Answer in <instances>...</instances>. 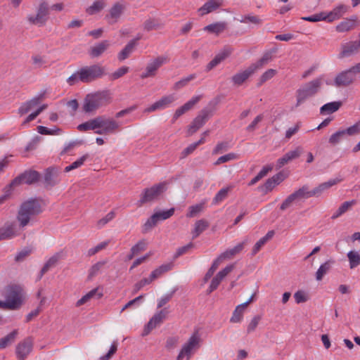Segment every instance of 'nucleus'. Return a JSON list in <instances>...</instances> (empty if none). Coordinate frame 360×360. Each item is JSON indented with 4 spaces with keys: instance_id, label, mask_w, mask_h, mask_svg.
<instances>
[{
    "instance_id": "62",
    "label": "nucleus",
    "mask_w": 360,
    "mask_h": 360,
    "mask_svg": "<svg viewBox=\"0 0 360 360\" xmlns=\"http://www.w3.org/2000/svg\"><path fill=\"white\" fill-rule=\"evenodd\" d=\"M31 252H32V249L26 248L17 254V255L15 256V260L16 262H22L27 257H28L31 254Z\"/></svg>"
},
{
    "instance_id": "37",
    "label": "nucleus",
    "mask_w": 360,
    "mask_h": 360,
    "mask_svg": "<svg viewBox=\"0 0 360 360\" xmlns=\"http://www.w3.org/2000/svg\"><path fill=\"white\" fill-rule=\"evenodd\" d=\"M349 268L355 269L360 265V253L356 250H351L347 252Z\"/></svg>"
},
{
    "instance_id": "29",
    "label": "nucleus",
    "mask_w": 360,
    "mask_h": 360,
    "mask_svg": "<svg viewBox=\"0 0 360 360\" xmlns=\"http://www.w3.org/2000/svg\"><path fill=\"white\" fill-rule=\"evenodd\" d=\"M98 117L97 116L87 122L79 124L77 129L80 131H86L89 130H94L96 131L98 130Z\"/></svg>"
},
{
    "instance_id": "49",
    "label": "nucleus",
    "mask_w": 360,
    "mask_h": 360,
    "mask_svg": "<svg viewBox=\"0 0 360 360\" xmlns=\"http://www.w3.org/2000/svg\"><path fill=\"white\" fill-rule=\"evenodd\" d=\"M276 74V70L274 69H269L265 71L259 77L258 85L261 86L266 81L273 78Z\"/></svg>"
},
{
    "instance_id": "14",
    "label": "nucleus",
    "mask_w": 360,
    "mask_h": 360,
    "mask_svg": "<svg viewBox=\"0 0 360 360\" xmlns=\"http://www.w3.org/2000/svg\"><path fill=\"white\" fill-rule=\"evenodd\" d=\"M125 10V6L120 2H117L110 8L108 14L105 17L108 24L113 25L116 23Z\"/></svg>"
},
{
    "instance_id": "58",
    "label": "nucleus",
    "mask_w": 360,
    "mask_h": 360,
    "mask_svg": "<svg viewBox=\"0 0 360 360\" xmlns=\"http://www.w3.org/2000/svg\"><path fill=\"white\" fill-rule=\"evenodd\" d=\"M37 131L41 134L55 135V134H59L58 132L60 131V129H50L44 126H38Z\"/></svg>"
},
{
    "instance_id": "52",
    "label": "nucleus",
    "mask_w": 360,
    "mask_h": 360,
    "mask_svg": "<svg viewBox=\"0 0 360 360\" xmlns=\"http://www.w3.org/2000/svg\"><path fill=\"white\" fill-rule=\"evenodd\" d=\"M47 108V105L44 104L39 107L35 112L29 115L25 120L22 122V125H25L28 124L30 122L34 120L44 110Z\"/></svg>"
},
{
    "instance_id": "36",
    "label": "nucleus",
    "mask_w": 360,
    "mask_h": 360,
    "mask_svg": "<svg viewBox=\"0 0 360 360\" xmlns=\"http://www.w3.org/2000/svg\"><path fill=\"white\" fill-rule=\"evenodd\" d=\"M356 18H354L342 21L337 25V31L340 32H344L353 29L356 26Z\"/></svg>"
},
{
    "instance_id": "50",
    "label": "nucleus",
    "mask_w": 360,
    "mask_h": 360,
    "mask_svg": "<svg viewBox=\"0 0 360 360\" xmlns=\"http://www.w3.org/2000/svg\"><path fill=\"white\" fill-rule=\"evenodd\" d=\"M208 119V115L206 112H201L193 121V123L200 129L202 127Z\"/></svg>"
},
{
    "instance_id": "13",
    "label": "nucleus",
    "mask_w": 360,
    "mask_h": 360,
    "mask_svg": "<svg viewBox=\"0 0 360 360\" xmlns=\"http://www.w3.org/2000/svg\"><path fill=\"white\" fill-rule=\"evenodd\" d=\"M356 80V74L352 68L340 72L334 79L335 86L337 87L347 86Z\"/></svg>"
},
{
    "instance_id": "30",
    "label": "nucleus",
    "mask_w": 360,
    "mask_h": 360,
    "mask_svg": "<svg viewBox=\"0 0 360 360\" xmlns=\"http://www.w3.org/2000/svg\"><path fill=\"white\" fill-rule=\"evenodd\" d=\"M103 296L102 292H98V288H94L87 292L85 295H84L81 299H79L77 302V307H80L85 303L88 302L92 298L97 297L101 298Z\"/></svg>"
},
{
    "instance_id": "18",
    "label": "nucleus",
    "mask_w": 360,
    "mask_h": 360,
    "mask_svg": "<svg viewBox=\"0 0 360 360\" xmlns=\"http://www.w3.org/2000/svg\"><path fill=\"white\" fill-rule=\"evenodd\" d=\"M32 348V340L31 338H26L19 342L16 346L15 353L19 360H24L30 353Z\"/></svg>"
},
{
    "instance_id": "41",
    "label": "nucleus",
    "mask_w": 360,
    "mask_h": 360,
    "mask_svg": "<svg viewBox=\"0 0 360 360\" xmlns=\"http://www.w3.org/2000/svg\"><path fill=\"white\" fill-rule=\"evenodd\" d=\"M39 103V98H34L27 102L24 103L18 109V113L23 115L27 113L32 108L37 105Z\"/></svg>"
},
{
    "instance_id": "57",
    "label": "nucleus",
    "mask_w": 360,
    "mask_h": 360,
    "mask_svg": "<svg viewBox=\"0 0 360 360\" xmlns=\"http://www.w3.org/2000/svg\"><path fill=\"white\" fill-rule=\"evenodd\" d=\"M108 243H109L108 241H103L102 243H100L95 247L90 248L88 250V255L89 256L94 255L95 254L98 253L101 250L105 249L108 246Z\"/></svg>"
},
{
    "instance_id": "17",
    "label": "nucleus",
    "mask_w": 360,
    "mask_h": 360,
    "mask_svg": "<svg viewBox=\"0 0 360 360\" xmlns=\"http://www.w3.org/2000/svg\"><path fill=\"white\" fill-rule=\"evenodd\" d=\"M39 179V174L36 171H30L25 172L21 176L15 178L11 184L10 186H14L21 183L32 184L37 181Z\"/></svg>"
},
{
    "instance_id": "5",
    "label": "nucleus",
    "mask_w": 360,
    "mask_h": 360,
    "mask_svg": "<svg viewBox=\"0 0 360 360\" xmlns=\"http://www.w3.org/2000/svg\"><path fill=\"white\" fill-rule=\"evenodd\" d=\"M201 338L199 333L195 331L188 340L182 345L176 360H182L186 358L189 360L191 356L199 349L200 347Z\"/></svg>"
},
{
    "instance_id": "40",
    "label": "nucleus",
    "mask_w": 360,
    "mask_h": 360,
    "mask_svg": "<svg viewBox=\"0 0 360 360\" xmlns=\"http://www.w3.org/2000/svg\"><path fill=\"white\" fill-rule=\"evenodd\" d=\"M172 268V264H165L153 271L150 275V278L153 280L161 276L164 273L170 271Z\"/></svg>"
},
{
    "instance_id": "10",
    "label": "nucleus",
    "mask_w": 360,
    "mask_h": 360,
    "mask_svg": "<svg viewBox=\"0 0 360 360\" xmlns=\"http://www.w3.org/2000/svg\"><path fill=\"white\" fill-rule=\"evenodd\" d=\"M167 188L166 182H161L144 190L140 202L143 204L157 199Z\"/></svg>"
},
{
    "instance_id": "2",
    "label": "nucleus",
    "mask_w": 360,
    "mask_h": 360,
    "mask_svg": "<svg viewBox=\"0 0 360 360\" xmlns=\"http://www.w3.org/2000/svg\"><path fill=\"white\" fill-rule=\"evenodd\" d=\"M41 212L42 209L38 200L31 199L24 202L20 205L17 215L20 226L23 228L28 225L30 221Z\"/></svg>"
},
{
    "instance_id": "21",
    "label": "nucleus",
    "mask_w": 360,
    "mask_h": 360,
    "mask_svg": "<svg viewBox=\"0 0 360 360\" xmlns=\"http://www.w3.org/2000/svg\"><path fill=\"white\" fill-rule=\"evenodd\" d=\"M255 72V67L250 65L246 69L234 75L232 77V82H233L234 84L240 86L243 82H245L250 76H252Z\"/></svg>"
},
{
    "instance_id": "9",
    "label": "nucleus",
    "mask_w": 360,
    "mask_h": 360,
    "mask_svg": "<svg viewBox=\"0 0 360 360\" xmlns=\"http://www.w3.org/2000/svg\"><path fill=\"white\" fill-rule=\"evenodd\" d=\"M176 100L177 96L175 94L163 96L154 103L145 108L143 112L149 114L158 110H165L171 107Z\"/></svg>"
},
{
    "instance_id": "35",
    "label": "nucleus",
    "mask_w": 360,
    "mask_h": 360,
    "mask_svg": "<svg viewBox=\"0 0 360 360\" xmlns=\"http://www.w3.org/2000/svg\"><path fill=\"white\" fill-rule=\"evenodd\" d=\"M209 226V223L205 219H200L197 221L194 224V229L192 231L193 238H197Z\"/></svg>"
},
{
    "instance_id": "15",
    "label": "nucleus",
    "mask_w": 360,
    "mask_h": 360,
    "mask_svg": "<svg viewBox=\"0 0 360 360\" xmlns=\"http://www.w3.org/2000/svg\"><path fill=\"white\" fill-rule=\"evenodd\" d=\"M3 240H9L20 234V229L15 221H8L0 228Z\"/></svg>"
},
{
    "instance_id": "51",
    "label": "nucleus",
    "mask_w": 360,
    "mask_h": 360,
    "mask_svg": "<svg viewBox=\"0 0 360 360\" xmlns=\"http://www.w3.org/2000/svg\"><path fill=\"white\" fill-rule=\"evenodd\" d=\"M238 159V155L233 153H230L226 155H222L219 157L217 160L214 162L215 165H219L220 164L227 162L233 160Z\"/></svg>"
},
{
    "instance_id": "61",
    "label": "nucleus",
    "mask_w": 360,
    "mask_h": 360,
    "mask_svg": "<svg viewBox=\"0 0 360 360\" xmlns=\"http://www.w3.org/2000/svg\"><path fill=\"white\" fill-rule=\"evenodd\" d=\"M146 245L147 243L145 240H140L131 248V252H133L134 254H138L140 252L145 250Z\"/></svg>"
},
{
    "instance_id": "48",
    "label": "nucleus",
    "mask_w": 360,
    "mask_h": 360,
    "mask_svg": "<svg viewBox=\"0 0 360 360\" xmlns=\"http://www.w3.org/2000/svg\"><path fill=\"white\" fill-rule=\"evenodd\" d=\"M88 158H89L88 154H85V155H82L79 159H77L76 161L73 162L71 165L67 166L65 168V172H68L71 170H73L75 169H77V168L81 167L82 165H84V162L86 160V159Z\"/></svg>"
},
{
    "instance_id": "16",
    "label": "nucleus",
    "mask_w": 360,
    "mask_h": 360,
    "mask_svg": "<svg viewBox=\"0 0 360 360\" xmlns=\"http://www.w3.org/2000/svg\"><path fill=\"white\" fill-rule=\"evenodd\" d=\"M284 179V174L282 172H278L272 177L268 179L265 184L259 188L262 192L266 194L271 191L276 186L279 185Z\"/></svg>"
},
{
    "instance_id": "56",
    "label": "nucleus",
    "mask_w": 360,
    "mask_h": 360,
    "mask_svg": "<svg viewBox=\"0 0 360 360\" xmlns=\"http://www.w3.org/2000/svg\"><path fill=\"white\" fill-rule=\"evenodd\" d=\"M297 202H298L297 200L295 199V196L292 193L289 196H288V198L283 202L280 208L281 210H285L291 207L293 203H295Z\"/></svg>"
},
{
    "instance_id": "44",
    "label": "nucleus",
    "mask_w": 360,
    "mask_h": 360,
    "mask_svg": "<svg viewBox=\"0 0 360 360\" xmlns=\"http://www.w3.org/2000/svg\"><path fill=\"white\" fill-rule=\"evenodd\" d=\"M105 6V3L103 0H96L91 6L86 8V11L89 15H94L101 11Z\"/></svg>"
},
{
    "instance_id": "45",
    "label": "nucleus",
    "mask_w": 360,
    "mask_h": 360,
    "mask_svg": "<svg viewBox=\"0 0 360 360\" xmlns=\"http://www.w3.org/2000/svg\"><path fill=\"white\" fill-rule=\"evenodd\" d=\"M195 78H196L195 74H191L184 78H182L181 79H180L179 81H178L174 84L173 89L179 90V89L185 87L186 86H187L188 84L191 81L193 80Z\"/></svg>"
},
{
    "instance_id": "1",
    "label": "nucleus",
    "mask_w": 360,
    "mask_h": 360,
    "mask_svg": "<svg viewBox=\"0 0 360 360\" xmlns=\"http://www.w3.org/2000/svg\"><path fill=\"white\" fill-rule=\"evenodd\" d=\"M111 102V96L108 91H97L89 94L84 99L82 109L86 113H94L103 106Z\"/></svg>"
},
{
    "instance_id": "53",
    "label": "nucleus",
    "mask_w": 360,
    "mask_h": 360,
    "mask_svg": "<svg viewBox=\"0 0 360 360\" xmlns=\"http://www.w3.org/2000/svg\"><path fill=\"white\" fill-rule=\"evenodd\" d=\"M229 191V188H224L219 190L213 199L214 202L219 203L224 200L227 197Z\"/></svg>"
},
{
    "instance_id": "43",
    "label": "nucleus",
    "mask_w": 360,
    "mask_h": 360,
    "mask_svg": "<svg viewBox=\"0 0 360 360\" xmlns=\"http://www.w3.org/2000/svg\"><path fill=\"white\" fill-rule=\"evenodd\" d=\"M59 254H56L51 258H49L41 270L39 278H41L42 276L50 269V268L54 266L59 260Z\"/></svg>"
},
{
    "instance_id": "12",
    "label": "nucleus",
    "mask_w": 360,
    "mask_h": 360,
    "mask_svg": "<svg viewBox=\"0 0 360 360\" xmlns=\"http://www.w3.org/2000/svg\"><path fill=\"white\" fill-rule=\"evenodd\" d=\"M174 209L171 208L166 211H162L155 212L153 214L144 224L143 225V231L145 232L148 231L156 224L162 220H165L169 219L170 217H172L174 214Z\"/></svg>"
},
{
    "instance_id": "19",
    "label": "nucleus",
    "mask_w": 360,
    "mask_h": 360,
    "mask_svg": "<svg viewBox=\"0 0 360 360\" xmlns=\"http://www.w3.org/2000/svg\"><path fill=\"white\" fill-rule=\"evenodd\" d=\"M233 268V264L228 265L224 269H223L221 271H219L217 274V275L212 278L211 283L208 289L210 293L215 290L218 288L220 283L229 273L232 271Z\"/></svg>"
},
{
    "instance_id": "23",
    "label": "nucleus",
    "mask_w": 360,
    "mask_h": 360,
    "mask_svg": "<svg viewBox=\"0 0 360 360\" xmlns=\"http://www.w3.org/2000/svg\"><path fill=\"white\" fill-rule=\"evenodd\" d=\"M165 316L166 313L163 310L156 313L146 326L143 335H148L153 328L160 325L165 319Z\"/></svg>"
},
{
    "instance_id": "59",
    "label": "nucleus",
    "mask_w": 360,
    "mask_h": 360,
    "mask_svg": "<svg viewBox=\"0 0 360 360\" xmlns=\"http://www.w3.org/2000/svg\"><path fill=\"white\" fill-rule=\"evenodd\" d=\"M345 135L353 136L360 133V123H356L346 129H342Z\"/></svg>"
},
{
    "instance_id": "39",
    "label": "nucleus",
    "mask_w": 360,
    "mask_h": 360,
    "mask_svg": "<svg viewBox=\"0 0 360 360\" xmlns=\"http://www.w3.org/2000/svg\"><path fill=\"white\" fill-rule=\"evenodd\" d=\"M18 334V330H14L4 338L0 339V349H4L11 345Z\"/></svg>"
},
{
    "instance_id": "60",
    "label": "nucleus",
    "mask_w": 360,
    "mask_h": 360,
    "mask_svg": "<svg viewBox=\"0 0 360 360\" xmlns=\"http://www.w3.org/2000/svg\"><path fill=\"white\" fill-rule=\"evenodd\" d=\"M261 320V317L259 316H254L250 322L249 323L248 328H247V332L248 333L253 332L256 328L258 326V323L259 321Z\"/></svg>"
},
{
    "instance_id": "22",
    "label": "nucleus",
    "mask_w": 360,
    "mask_h": 360,
    "mask_svg": "<svg viewBox=\"0 0 360 360\" xmlns=\"http://www.w3.org/2000/svg\"><path fill=\"white\" fill-rule=\"evenodd\" d=\"M348 9L349 7L344 4L337 6L329 13H326V21L331 22L340 19L347 12Z\"/></svg>"
},
{
    "instance_id": "54",
    "label": "nucleus",
    "mask_w": 360,
    "mask_h": 360,
    "mask_svg": "<svg viewBox=\"0 0 360 360\" xmlns=\"http://www.w3.org/2000/svg\"><path fill=\"white\" fill-rule=\"evenodd\" d=\"M104 264V262H98L94 264L89 270V278H92L93 277L96 276Z\"/></svg>"
},
{
    "instance_id": "27",
    "label": "nucleus",
    "mask_w": 360,
    "mask_h": 360,
    "mask_svg": "<svg viewBox=\"0 0 360 360\" xmlns=\"http://www.w3.org/2000/svg\"><path fill=\"white\" fill-rule=\"evenodd\" d=\"M110 44L108 41H103L98 44L91 47L89 54L93 58H97L103 53L109 47Z\"/></svg>"
},
{
    "instance_id": "11",
    "label": "nucleus",
    "mask_w": 360,
    "mask_h": 360,
    "mask_svg": "<svg viewBox=\"0 0 360 360\" xmlns=\"http://www.w3.org/2000/svg\"><path fill=\"white\" fill-rule=\"evenodd\" d=\"M167 56H160L150 60L146 68L145 72L141 75V79L154 77L157 70L164 64L168 62Z\"/></svg>"
},
{
    "instance_id": "26",
    "label": "nucleus",
    "mask_w": 360,
    "mask_h": 360,
    "mask_svg": "<svg viewBox=\"0 0 360 360\" xmlns=\"http://www.w3.org/2000/svg\"><path fill=\"white\" fill-rule=\"evenodd\" d=\"M223 4V0H208L202 7L198 9L201 15L210 13Z\"/></svg>"
},
{
    "instance_id": "25",
    "label": "nucleus",
    "mask_w": 360,
    "mask_h": 360,
    "mask_svg": "<svg viewBox=\"0 0 360 360\" xmlns=\"http://www.w3.org/2000/svg\"><path fill=\"white\" fill-rule=\"evenodd\" d=\"M248 242V239H245L243 242L237 244L233 248L226 250V251L221 254V257L224 258L225 260L232 259L236 255L242 252L245 246L247 245Z\"/></svg>"
},
{
    "instance_id": "4",
    "label": "nucleus",
    "mask_w": 360,
    "mask_h": 360,
    "mask_svg": "<svg viewBox=\"0 0 360 360\" xmlns=\"http://www.w3.org/2000/svg\"><path fill=\"white\" fill-rule=\"evenodd\" d=\"M323 76H320L309 82L306 83L299 88L296 91V107L304 103L306 100L316 94L323 84Z\"/></svg>"
},
{
    "instance_id": "42",
    "label": "nucleus",
    "mask_w": 360,
    "mask_h": 360,
    "mask_svg": "<svg viewBox=\"0 0 360 360\" xmlns=\"http://www.w3.org/2000/svg\"><path fill=\"white\" fill-rule=\"evenodd\" d=\"M292 194L295 196V199L297 200V201H300L302 199L313 197L311 191H309L308 187L306 186L295 191L294 193H292Z\"/></svg>"
},
{
    "instance_id": "7",
    "label": "nucleus",
    "mask_w": 360,
    "mask_h": 360,
    "mask_svg": "<svg viewBox=\"0 0 360 360\" xmlns=\"http://www.w3.org/2000/svg\"><path fill=\"white\" fill-rule=\"evenodd\" d=\"M98 130L96 134L101 135H108L115 134L120 130V124L111 117L105 115L98 116Z\"/></svg>"
},
{
    "instance_id": "6",
    "label": "nucleus",
    "mask_w": 360,
    "mask_h": 360,
    "mask_svg": "<svg viewBox=\"0 0 360 360\" xmlns=\"http://www.w3.org/2000/svg\"><path fill=\"white\" fill-rule=\"evenodd\" d=\"M49 6L44 0H41L36 10L35 14H29L27 16V20L30 25L39 27L44 26L49 15Z\"/></svg>"
},
{
    "instance_id": "47",
    "label": "nucleus",
    "mask_w": 360,
    "mask_h": 360,
    "mask_svg": "<svg viewBox=\"0 0 360 360\" xmlns=\"http://www.w3.org/2000/svg\"><path fill=\"white\" fill-rule=\"evenodd\" d=\"M345 136V134L343 130H338L329 137L328 142L332 146H336L340 143Z\"/></svg>"
},
{
    "instance_id": "31",
    "label": "nucleus",
    "mask_w": 360,
    "mask_h": 360,
    "mask_svg": "<svg viewBox=\"0 0 360 360\" xmlns=\"http://www.w3.org/2000/svg\"><path fill=\"white\" fill-rule=\"evenodd\" d=\"M356 201L355 200H352L350 201L344 202L339 208L333 214L331 218L335 219L340 217L341 215L345 214L346 212L349 210L353 205H356Z\"/></svg>"
},
{
    "instance_id": "46",
    "label": "nucleus",
    "mask_w": 360,
    "mask_h": 360,
    "mask_svg": "<svg viewBox=\"0 0 360 360\" xmlns=\"http://www.w3.org/2000/svg\"><path fill=\"white\" fill-rule=\"evenodd\" d=\"M272 59V53L271 52L265 53L262 57L256 63L251 64L255 67V70L262 68L264 65L267 64Z\"/></svg>"
},
{
    "instance_id": "33",
    "label": "nucleus",
    "mask_w": 360,
    "mask_h": 360,
    "mask_svg": "<svg viewBox=\"0 0 360 360\" xmlns=\"http://www.w3.org/2000/svg\"><path fill=\"white\" fill-rule=\"evenodd\" d=\"M333 263V261L328 260L322 264L316 272V280L318 281H321L324 276L329 272Z\"/></svg>"
},
{
    "instance_id": "55",
    "label": "nucleus",
    "mask_w": 360,
    "mask_h": 360,
    "mask_svg": "<svg viewBox=\"0 0 360 360\" xmlns=\"http://www.w3.org/2000/svg\"><path fill=\"white\" fill-rule=\"evenodd\" d=\"M302 19L304 20L309 21V22H319V21H321V20L326 21V13L325 12H321L320 13H317V14H315V15H311V16L303 17Z\"/></svg>"
},
{
    "instance_id": "32",
    "label": "nucleus",
    "mask_w": 360,
    "mask_h": 360,
    "mask_svg": "<svg viewBox=\"0 0 360 360\" xmlns=\"http://www.w3.org/2000/svg\"><path fill=\"white\" fill-rule=\"evenodd\" d=\"M341 105L340 101L328 103L321 108L320 112L322 115H329L338 111Z\"/></svg>"
},
{
    "instance_id": "3",
    "label": "nucleus",
    "mask_w": 360,
    "mask_h": 360,
    "mask_svg": "<svg viewBox=\"0 0 360 360\" xmlns=\"http://www.w3.org/2000/svg\"><path fill=\"white\" fill-rule=\"evenodd\" d=\"M3 296L8 303L9 310L19 309L25 300V292L23 288L16 284L8 285L4 290Z\"/></svg>"
},
{
    "instance_id": "64",
    "label": "nucleus",
    "mask_w": 360,
    "mask_h": 360,
    "mask_svg": "<svg viewBox=\"0 0 360 360\" xmlns=\"http://www.w3.org/2000/svg\"><path fill=\"white\" fill-rule=\"evenodd\" d=\"M228 148H229V145L227 143H226V142L218 143L217 144V146H215V148H214V150L212 151V154L217 155V154L222 153L225 152L226 150H227Z\"/></svg>"
},
{
    "instance_id": "34",
    "label": "nucleus",
    "mask_w": 360,
    "mask_h": 360,
    "mask_svg": "<svg viewBox=\"0 0 360 360\" xmlns=\"http://www.w3.org/2000/svg\"><path fill=\"white\" fill-rule=\"evenodd\" d=\"M245 304L238 305L233 311L230 322L233 323H240L243 319V314L245 311Z\"/></svg>"
},
{
    "instance_id": "24",
    "label": "nucleus",
    "mask_w": 360,
    "mask_h": 360,
    "mask_svg": "<svg viewBox=\"0 0 360 360\" xmlns=\"http://www.w3.org/2000/svg\"><path fill=\"white\" fill-rule=\"evenodd\" d=\"M343 180L342 178H335L328 180L326 182L322 183L319 184L317 187L314 188L311 190L313 196H319L323 192L328 190L333 186L336 185L337 184L341 182Z\"/></svg>"
},
{
    "instance_id": "38",
    "label": "nucleus",
    "mask_w": 360,
    "mask_h": 360,
    "mask_svg": "<svg viewBox=\"0 0 360 360\" xmlns=\"http://www.w3.org/2000/svg\"><path fill=\"white\" fill-rule=\"evenodd\" d=\"M135 46H136L135 40H132V41H129L125 46V47L119 53L118 56H117L118 59L120 61H122V60L127 59L130 56V54L133 52Z\"/></svg>"
},
{
    "instance_id": "63",
    "label": "nucleus",
    "mask_w": 360,
    "mask_h": 360,
    "mask_svg": "<svg viewBox=\"0 0 360 360\" xmlns=\"http://www.w3.org/2000/svg\"><path fill=\"white\" fill-rule=\"evenodd\" d=\"M129 71V68L128 67H126V66H123L119 69H117L115 72H114L110 77L112 79L115 80V79H119L120 77H122L123 75H124L126 73H127Z\"/></svg>"
},
{
    "instance_id": "20",
    "label": "nucleus",
    "mask_w": 360,
    "mask_h": 360,
    "mask_svg": "<svg viewBox=\"0 0 360 360\" xmlns=\"http://www.w3.org/2000/svg\"><path fill=\"white\" fill-rule=\"evenodd\" d=\"M340 58L351 56L360 50V40L349 41L342 45Z\"/></svg>"
},
{
    "instance_id": "8",
    "label": "nucleus",
    "mask_w": 360,
    "mask_h": 360,
    "mask_svg": "<svg viewBox=\"0 0 360 360\" xmlns=\"http://www.w3.org/2000/svg\"><path fill=\"white\" fill-rule=\"evenodd\" d=\"M82 82L84 83L91 82L105 75L104 67L100 65L86 66L79 69Z\"/></svg>"
},
{
    "instance_id": "28",
    "label": "nucleus",
    "mask_w": 360,
    "mask_h": 360,
    "mask_svg": "<svg viewBox=\"0 0 360 360\" xmlns=\"http://www.w3.org/2000/svg\"><path fill=\"white\" fill-rule=\"evenodd\" d=\"M227 27V24L225 22H217L205 26L203 28L204 31L218 35L222 33Z\"/></svg>"
}]
</instances>
